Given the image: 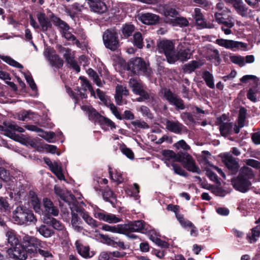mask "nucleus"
Returning a JSON list of instances; mask_svg holds the SVG:
<instances>
[{
	"label": "nucleus",
	"mask_w": 260,
	"mask_h": 260,
	"mask_svg": "<svg viewBox=\"0 0 260 260\" xmlns=\"http://www.w3.org/2000/svg\"><path fill=\"white\" fill-rule=\"evenodd\" d=\"M162 160L168 167H170L175 162H181L183 166L188 171L200 174V169L195 165L192 157L186 153H175L170 150H165L162 151Z\"/></svg>",
	"instance_id": "nucleus-1"
},
{
	"label": "nucleus",
	"mask_w": 260,
	"mask_h": 260,
	"mask_svg": "<svg viewBox=\"0 0 260 260\" xmlns=\"http://www.w3.org/2000/svg\"><path fill=\"white\" fill-rule=\"evenodd\" d=\"M253 177L252 170L248 167H243L240 169L239 175L232 180V184L236 190L245 192L250 189L251 183L249 180Z\"/></svg>",
	"instance_id": "nucleus-2"
},
{
	"label": "nucleus",
	"mask_w": 260,
	"mask_h": 260,
	"mask_svg": "<svg viewBox=\"0 0 260 260\" xmlns=\"http://www.w3.org/2000/svg\"><path fill=\"white\" fill-rule=\"evenodd\" d=\"M12 219L17 224L23 225L27 222L36 223L37 219L31 211L19 206L13 211Z\"/></svg>",
	"instance_id": "nucleus-3"
},
{
	"label": "nucleus",
	"mask_w": 260,
	"mask_h": 260,
	"mask_svg": "<svg viewBox=\"0 0 260 260\" xmlns=\"http://www.w3.org/2000/svg\"><path fill=\"white\" fill-rule=\"evenodd\" d=\"M21 244L27 253L34 254L37 253L39 248H44L46 245L45 242L28 235L23 237Z\"/></svg>",
	"instance_id": "nucleus-4"
},
{
	"label": "nucleus",
	"mask_w": 260,
	"mask_h": 260,
	"mask_svg": "<svg viewBox=\"0 0 260 260\" xmlns=\"http://www.w3.org/2000/svg\"><path fill=\"white\" fill-rule=\"evenodd\" d=\"M128 68L134 74H143L149 76L151 70L141 58L132 59L128 63Z\"/></svg>",
	"instance_id": "nucleus-5"
},
{
	"label": "nucleus",
	"mask_w": 260,
	"mask_h": 260,
	"mask_svg": "<svg viewBox=\"0 0 260 260\" xmlns=\"http://www.w3.org/2000/svg\"><path fill=\"white\" fill-rule=\"evenodd\" d=\"M158 50L159 53H164L170 63L176 61L175 56V46L174 43L169 40H162L158 44Z\"/></svg>",
	"instance_id": "nucleus-6"
},
{
	"label": "nucleus",
	"mask_w": 260,
	"mask_h": 260,
	"mask_svg": "<svg viewBox=\"0 0 260 260\" xmlns=\"http://www.w3.org/2000/svg\"><path fill=\"white\" fill-rule=\"evenodd\" d=\"M103 40L106 48L115 50L119 46L117 33L114 30H106L103 34Z\"/></svg>",
	"instance_id": "nucleus-7"
},
{
	"label": "nucleus",
	"mask_w": 260,
	"mask_h": 260,
	"mask_svg": "<svg viewBox=\"0 0 260 260\" xmlns=\"http://www.w3.org/2000/svg\"><path fill=\"white\" fill-rule=\"evenodd\" d=\"M68 207L70 209L72 213L71 224L73 229L77 232H81L83 231V228L80 225L79 217L76 213H78L80 215L82 211V208L77 205L76 201H74L72 203H67Z\"/></svg>",
	"instance_id": "nucleus-8"
},
{
	"label": "nucleus",
	"mask_w": 260,
	"mask_h": 260,
	"mask_svg": "<svg viewBox=\"0 0 260 260\" xmlns=\"http://www.w3.org/2000/svg\"><path fill=\"white\" fill-rule=\"evenodd\" d=\"M180 45L181 48L177 53L175 52L176 61L180 60L182 61H185L190 58L194 51V47L185 41L181 42Z\"/></svg>",
	"instance_id": "nucleus-9"
},
{
	"label": "nucleus",
	"mask_w": 260,
	"mask_h": 260,
	"mask_svg": "<svg viewBox=\"0 0 260 260\" xmlns=\"http://www.w3.org/2000/svg\"><path fill=\"white\" fill-rule=\"evenodd\" d=\"M163 98L168 101L170 104L174 105L177 108L183 110L185 107L183 101L174 94L170 89L163 88L161 90Z\"/></svg>",
	"instance_id": "nucleus-10"
},
{
	"label": "nucleus",
	"mask_w": 260,
	"mask_h": 260,
	"mask_svg": "<svg viewBox=\"0 0 260 260\" xmlns=\"http://www.w3.org/2000/svg\"><path fill=\"white\" fill-rule=\"evenodd\" d=\"M215 42L220 46L234 51L245 49L247 47V45L244 43L231 40L218 39Z\"/></svg>",
	"instance_id": "nucleus-11"
},
{
	"label": "nucleus",
	"mask_w": 260,
	"mask_h": 260,
	"mask_svg": "<svg viewBox=\"0 0 260 260\" xmlns=\"http://www.w3.org/2000/svg\"><path fill=\"white\" fill-rule=\"evenodd\" d=\"M44 55L52 67L58 69L62 67L63 60L55 53L54 50L47 48L44 52Z\"/></svg>",
	"instance_id": "nucleus-12"
},
{
	"label": "nucleus",
	"mask_w": 260,
	"mask_h": 260,
	"mask_svg": "<svg viewBox=\"0 0 260 260\" xmlns=\"http://www.w3.org/2000/svg\"><path fill=\"white\" fill-rule=\"evenodd\" d=\"M7 252L10 258L16 260H25L27 257V252L22 244L8 248Z\"/></svg>",
	"instance_id": "nucleus-13"
},
{
	"label": "nucleus",
	"mask_w": 260,
	"mask_h": 260,
	"mask_svg": "<svg viewBox=\"0 0 260 260\" xmlns=\"http://www.w3.org/2000/svg\"><path fill=\"white\" fill-rule=\"evenodd\" d=\"M145 229V223L142 220H136L127 224H123V234L127 233L141 232Z\"/></svg>",
	"instance_id": "nucleus-14"
},
{
	"label": "nucleus",
	"mask_w": 260,
	"mask_h": 260,
	"mask_svg": "<svg viewBox=\"0 0 260 260\" xmlns=\"http://www.w3.org/2000/svg\"><path fill=\"white\" fill-rule=\"evenodd\" d=\"M28 203L32 207L34 210L39 214L43 213V210L41 208L40 201L38 198L36 192L30 191L28 195Z\"/></svg>",
	"instance_id": "nucleus-15"
},
{
	"label": "nucleus",
	"mask_w": 260,
	"mask_h": 260,
	"mask_svg": "<svg viewBox=\"0 0 260 260\" xmlns=\"http://www.w3.org/2000/svg\"><path fill=\"white\" fill-rule=\"evenodd\" d=\"M28 203L32 207L34 210L39 214L43 213V210L41 208L40 201L38 198L36 192L30 191L28 195Z\"/></svg>",
	"instance_id": "nucleus-16"
},
{
	"label": "nucleus",
	"mask_w": 260,
	"mask_h": 260,
	"mask_svg": "<svg viewBox=\"0 0 260 260\" xmlns=\"http://www.w3.org/2000/svg\"><path fill=\"white\" fill-rule=\"evenodd\" d=\"M95 217L100 220H103L110 223H116L121 221L120 218L115 215L107 213L105 212H97L95 214Z\"/></svg>",
	"instance_id": "nucleus-17"
},
{
	"label": "nucleus",
	"mask_w": 260,
	"mask_h": 260,
	"mask_svg": "<svg viewBox=\"0 0 260 260\" xmlns=\"http://www.w3.org/2000/svg\"><path fill=\"white\" fill-rule=\"evenodd\" d=\"M79 79L81 80V88L79 89L78 88V92H79V94H80V96L82 98H86L87 97L86 94L81 91L82 89L84 91L88 90L90 92L91 95H93L95 97V95L94 91L93 90L89 81L84 77L81 76L79 77Z\"/></svg>",
	"instance_id": "nucleus-18"
},
{
	"label": "nucleus",
	"mask_w": 260,
	"mask_h": 260,
	"mask_svg": "<svg viewBox=\"0 0 260 260\" xmlns=\"http://www.w3.org/2000/svg\"><path fill=\"white\" fill-rule=\"evenodd\" d=\"M45 212L49 215L56 216L59 214L58 208L54 206L53 202L48 198H44L43 200Z\"/></svg>",
	"instance_id": "nucleus-19"
},
{
	"label": "nucleus",
	"mask_w": 260,
	"mask_h": 260,
	"mask_svg": "<svg viewBox=\"0 0 260 260\" xmlns=\"http://www.w3.org/2000/svg\"><path fill=\"white\" fill-rule=\"evenodd\" d=\"M140 20L144 24L153 25L156 24L159 21V17L152 13H144L139 17Z\"/></svg>",
	"instance_id": "nucleus-20"
},
{
	"label": "nucleus",
	"mask_w": 260,
	"mask_h": 260,
	"mask_svg": "<svg viewBox=\"0 0 260 260\" xmlns=\"http://www.w3.org/2000/svg\"><path fill=\"white\" fill-rule=\"evenodd\" d=\"M223 161L226 167L232 171H236L239 167L238 164L235 157L231 154H225L223 157Z\"/></svg>",
	"instance_id": "nucleus-21"
},
{
	"label": "nucleus",
	"mask_w": 260,
	"mask_h": 260,
	"mask_svg": "<svg viewBox=\"0 0 260 260\" xmlns=\"http://www.w3.org/2000/svg\"><path fill=\"white\" fill-rule=\"evenodd\" d=\"M166 128L171 132L175 134H180L183 129V125L178 121L167 120Z\"/></svg>",
	"instance_id": "nucleus-22"
},
{
	"label": "nucleus",
	"mask_w": 260,
	"mask_h": 260,
	"mask_svg": "<svg viewBox=\"0 0 260 260\" xmlns=\"http://www.w3.org/2000/svg\"><path fill=\"white\" fill-rule=\"evenodd\" d=\"M90 8L92 11L99 14L104 13L107 10L106 5L101 0L92 2L90 5Z\"/></svg>",
	"instance_id": "nucleus-23"
},
{
	"label": "nucleus",
	"mask_w": 260,
	"mask_h": 260,
	"mask_svg": "<svg viewBox=\"0 0 260 260\" xmlns=\"http://www.w3.org/2000/svg\"><path fill=\"white\" fill-rule=\"evenodd\" d=\"M6 237L7 243L11 247L19 245V240L15 231L11 229L8 230L6 233Z\"/></svg>",
	"instance_id": "nucleus-24"
},
{
	"label": "nucleus",
	"mask_w": 260,
	"mask_h": 260,
	"mask_svg": "<svg viewBox=\"0 0 260 260\" xmlns=\"http://www.w3.org/2000/svg\"><path fill=\"white\" fill-rule=\"evenodd\" d=\"M238 14L242 17H247L250 13V10L244 4L242 0H238L234 6Z\"/></svg>",
	"instance_id": "nucleus-25"
},
{
	"label": "nucleus",
	"mask_w": 260,
	"mask_h": 260,
	"mask_svg": "<svg viewBox=\"0 0 260 260\" xmlns=\"http://www.w3.org/2000/svg\"><path fill=\"white\" fill-rule=\"evenodd\" d=\"M82 110L88 113L89 118L90 120L94 121H100L101 118L103 116L99 114L92 107L88 106H82Z\"/></svg>",
	"instance_id": "nucleus-26"
},
{
	"label": "nucleus",
	"mask_w": 260,
	"mask_h": 260,
	"mask_svg": "<svg viewBox=\"0 0 260 260\" xmlns=\"http://www.w3.org/2000/svg\"><path fill=\"white\" fill-rule=\"evenodd\" d=\"M37 18L40 24L43 31H46L51 27V23L49 18L44 13H39L37 14Z\"/></svg>",
	"instance_id": "nucleus-27"
},
{
	"label": "nucleus",
	"mask_w": 260,
	"mask_h": 260,
	"mask_svg": "<svg viewBox=\"0 0 260 260\" xmlns=\"http://www.w3.org/2000/svg\"><path fill=\"white\" fill-rule=\"evenodd\" d=\"M129 85L132 88L133 92L136 94L143 88H145V86L141 81L134 78H131L129 79Z\"/></svg>",
	"instance_id": "nucleus-28"
},
{
	"label": "nucleus",
	"mask_w": 260,
	"mask_h": 260,
	"mask_svg": "<svg viewBox=\"0 0 260 260\" xmlns=\"http://www.w3.org/2000/svg\"><path fill=\"white\" fill-rule=\"evenodd\" d=\"M36 231L39 232L41 236L45 238H50L55 234L53 230L44 224H42L40 226L37 227Z\"/></svg>",
	"instance_id": "nucleus-29"
},
{
	"label": "nucleus",
	"mask_w": 260,
	"mask_h": 260,
	"mask_svg": "<svg viewBox=\"0 0 260 260\" xmlns=\"http://www.w3.org/2000/svg\"><path fill=\"white\" fill-rule=\"evenodd\" d=\"M162 13L166 16L167 21H169V17L175 18L178 14L177 10L174 8L169 7L167 6H164L161 8Z\"/></svg>",
	"instance_id": "nucleus-30"
},
{
	"label": "nucleus",
	"mask_w": 260,
	"mask_h": 260,
	"mask_svg": "<svg viewBox=\"0 0 260 260\" xmlns=\"http://www.w3.org/2000/svg\"><path fill=\"white\" fill-rule=\"evenodd\" d=\"M194 19L196 24L201 27L206 25V22L201 10L199 8H196L194 10Z\"/></svg>",
	"instance_id": "nucleus-31"
},
{
	"label": "nucleus",
	"mask_w": 260,
	"mask_h": 260,
	"mask_svg": "<svg viewBox=\"0 0 260 260\" xmlns=\"http://www.w3.org/2000/svg\"><path fill=\"white\" fill-rule=\"evenodd\" d=\"M76 246L78 253L83 257L87 258L93 256V253L89 251V248L88 246L81 245L78 242H76Z\"/></svg>",
	"instance_id": "nucleus-32"
},
{
	"label": "nucleus",
	"mask_w": 260,
	"mask_h": 260,
	"mask_svg": "<svg viewBox=\"0 0 260 260\" xmlns=\"http://www.w3.org/2000/svg\"><path fill=\"white\" fill-rule=\"evenodd\" d=\"M202 78L207 86L211 89L215 88L214 77L211 73L207 71H204L202 74Z\"/></svg>",
	"instance_id": "nucleus-33"
},
{
	"label": "nucleus",
	"mask_w": 260,
	"mask_h": 260,
	"mask_svg": "<svg viewBox=\"0 0 260 260\" xmlns=\"http://www.w3.org/2000/svg\"><path fill=\"white\" fill-rule=\"evenodd\" d=\"M8 198L0 197V213H8L10 212L11 207Z\"/></svg>",
	"instance_id": "nucleus-34"
},
{
	"label": "nucleus",
	"mask_w": 260,
	"mask_h": 260,
	"mask_svg": "<svg viewBox=\"0 0 260 260\" xmlns=\"http://www.w3.org/2000/svg\"><path fill=\"white\" fill-rule=\"evenodd\" d=\"M101 229L105 231L123 234V224H118L116 226L104 224Z\"/></svg>",
	"instance_id": "nucleus-35"
},
{
	"label": "nucleus",
	"mask_w": 260,
	"mask_h": 260,
	"mask_svg": "<svg viewBox=\"0 0 260 260\" xmlns=\"http://www.w3.org/2000/svg\"><path fill=\"white\" fill-rule=\"evenodd\" d=\"M80 216L85 221V222L92 228H95L97 226L96 221L93 219L89 214L82 209V211L80 213Z\"/></svg>",
	"instance_id": "nucleus-36"
},
{
	"label": "nucleus",
	"mask_w": 260,
	"mask_h": 260,
	"mask_svg": "<svg viewBox=\"0 0 260 260\" xmlns=\"http://www.w3.org/2000/svg\"><path fill=\"white\" fill-rule=\"evenodd\" d=\"M256 227L253 228L250 234L247 235V238L250 243L256 242L257 238L260 236V222Z\"/></svg>",
	"instance_id": "nucleus-37"
},
{
	"label": "nucleus",
	"mask_w": 260,
	"mask_h": 260,
	"mask_svg": "<svg viewBox=\"0 0 260 260\" xmlns=\"http://www.w3.org/2000/svg\"><path fill=\"white\" fill-rule=\"evenodd\" d=\"M201 66L202 64L199 61L192 60L191 62L184 64L183 70L185 72L191 73Z\"/></svg>",
	"instance_id": "nucleus-38"
},
{
	"label": "nucleus",
	"mask_w": 260,
	"mask_h": 260,
	"mask_svg": "<svg viewBox=\"0 0 260 260\" xmlns=\"http://www.w3.org/2000/svg\"><path fill=\"white\" fill-rule=\"evenodd\" d=\"M233 125L231 123H221L220 125V132L223 136H226L232 132Z\"/></svg>",
	"instance_id": "nucleus-39"
},
{
	"label": "nucleus",
	"mask_w": 260,
	"mask_h": 260,
	"mask_svg": "<svg viewBox=\"0 0 260 260\" xmlns=\"http://www.w3.org/2000/svg\"><path fill=\"white\" fill-rule=\"evenodd\" d=\"M50 169L59 180H61L64 179V175L62 173L61 168L56 162H54L53 166Z\"/></svg>",
	"instance_id": "nucleus-40"
},
{
	"label": "nucleus",
	"mask_w": 260,
	"mask_h": 260,
	"mask_svg": "<svg viewBox=\"0 0 260 260\" xmlns=\"http://www.w3.org/2000/svg\"><path fill=\"white\" fill-rule=\"evenodd\" d=\"M46 223L47 224L52 226L55 230L58 231L59 230H62L64 227V225L62 223L54 218L49 219V221H46Z\"/></svg>",
	"instance_id": "nucleus-41"
},
{
	"label": "nucleus",
	"mask_w": 260,
	"mask_h": 260,
	"mask_svg": "<svg viewBox=\"0 0 260 260\" xmlns=\"http://www.w3.org/2000/svg\"><path fill=\"white\" fill-rule=\"evenodd\" d=\"M170 21L173 23V25H179L180 26H186L189 24L188 20L183 17H176L175 18H171Z\"/></svg>",
	"instance_id": "nucleus-42"
},
{
	"label": "nucleus",
	"mask_w": 260,
	"mask_h": 260,
	"mask_svg": "<svg viewBox=\"0 0 260 260\" xmlns=\"http://www.w3.org/2000/svg\"><path fill=\"white\" fill-rule=\"evenodd\" d=\"M247 110L241 107L239 110V114L238 116V123L240 127H243L244 125L245 120L246 118Z\"/></svg>",
	"instance_id": "nucleus-43"
},
{
	"label": "nucleus",
	"mask_w": 260,
	"mask_h": 260,
	"mask_svg": "<svg viewBox=\"0 0 260 260\" xmlns=\"http://www.w3.org/2000/svg\"><path fill=\"white\" fill-rule=\"evenodd\" d=\"M4 124L5 125L6 128H8V131H17L20 133L24 132V129L22 127H19L14 122H4Z\"/></svg>",
	"instance_id": "nucleus-44"
},
{
	"label": "nucleus",
	"mask_w": 260,
	"mask_h": 260,
	"mask_svg": "<svg viewBox=\"0 0 260 260\" xmlns=\"http://www.w3.org/2000/svg\"><path fill=\"white\" fill-rule=\"evenodd\" d=\"M0 57L5 62H6V63H8L9 64L11 65L12 66L17 67L18 68H23V66L21 64H20L19 63H18L16 61L14 60V59H13L12 58H11L10 57L5 56H1Z\"/></svg>",
	"instance_id": "nucleus-45"
},
{
	"label": "nucleus",
	"mask_w": 260,
	"mask_h": 260,
	"mask_svg": "<svg viewBox=\"0 0 260 260\" xmlns=\"http://www.w3.org/2000/svg\"><path fill=\"white\" fill-rule=\"evenodd\" d=\"M135 29L134 26L132 24H125L122 28V34L124 37H128L131 36Z\"/></svg>",
	"instance_id": "nucleus-46"
},
{
	"label": "nucleus",
	"mask_w": 260,
	"mask_h": 260,
	"mask_svg": "<svg viewBox=\"0 0 260 260\" xmlns=\"http://www.w3.org/2000/svg\"><path fill=\"white\" fill-rule=\"evenodd\" d=\"M134 44L138 48L143 47V38L140 32H136L134 35Z\"/></svg>",
	"instance_id": "nucleus-47"
},
{
	"label": "nucleus",
	"mask_w": 260,
	"mask_h": 260,
	"mask_svg": "<svg viewBox=\"0 0 260 260\" xmlns=\"http://www.w3.org/2000/svg\"><path fill=\"white\" fill-rule=\"evenodd\" d=\"M62 36H63L67 40L72 41L74 43L78 46L80 45L79 41L76 39V37L71 34L69 30H65L61 32Z\"/></svg>",
	"instance_id": "nucleus-48"
},
{
	"label": "nucleus",
	"mask_w": 260,
	"mask_h": 260,
	"mask_svg": "<svg viewBox=\"0 0 260 260\" xmlns=\"http://www.w3.org/2000/svg\"><path fill=\"white\" fill-rule=\"evenodd\" d=\"M207 57L210 60H218L219 58V53L217 49H209L207 51Z\"/></svg>",
	"instance_id": "nucleus-49"
},
{
	"label": "nucleus",
	"mask_w": 260,
	"mask_h": 260,
	"mask_svg": "<svg viewBox=\"0 0 260 260\" xmlns=\"http://www.w3.org/2000/svg\"><path fill=\"white\" fill-rule=\"evenodd\" d=\"M54 191L57 196L59 197L61 199L65 202V205H64V206L66 207L68 206L67 203L70 202L66 200L64 191L62 190L59 187L56 185L54 186Z\"/></svg>",
	"instance_id": "nucleus-50"
},
{
	"label": "nucleus",
	"mask_w": 260,
	"mask_h": 260,
	"mask_svg": "<svg viewBox=\"0 0 260 260\" xmlns=\"http://www.w3.org/2000/svg\"><path fill=\"white\" fill-rule=\"evenodd\" d=\"M88 74L89 76L92 77L96 84L99 86H101L103 85V83L99 78L96 73L94 72L92 69H89L88 70Z\"/></svg>",
	"instance_id": "nucleus-51"
},
{
	"label": "nucleus",
	"mask_w": 260,
	"mask_h": 260,
	"mask_svg": "<svg viewBox=\"0 0 260 260\" xmlns=\"http://www.w3.org/2000/svg\"><path fill=\"white\" fill-rule=\"evenodd\" d=\"M0 178L4 181H8L10 179L9 171L3 167H0Z\"/></svg>",
	"instance_id": "nucleus-52"
},
{
	"label": "nucleus",
	"mask_w": 260,
	"mask_h": 260,
	"mask_svg": "<svg viewBox=\"0 0 260 260\" xmlns=\"http://www.w3.org/2000/svg\"><path fill=\"white\" fill-rule=\"evenodd\" d=\"M55 24L58 26L61 29V32L64 31L65 30H69L70 27L69 25L64 21L61 20L59 18H57L55 21Z\"/></svg>",
	"instance_id": "nucleus-53"
},
{
	"label": "nucleus",
	"mask_w": 260,
	"mask_h": 260,
	"mask_svg": "<svg viewBox=\"0 0 260 260\" xmlns=\"http://www.w3.org/2000/svg\"><path fill=\"white\" fill-rule=\"evenodd\" d=\"M181 117L187 124L194 122L193 118L189 113L183 112L181 114Z\"/></svg>",
	"instance_id": "nucleus-54"
},
{
	"label": "nucleus",
	"mask_w": 260,
	"mask_h": 260,
	"mask_svg": "<svg viewBox=\"0 0 260 260\" xmlns=\"http://www.w3.org/2000/svg\"><path fill=\"white\" fill-rule=\"evenodd\" d=\"M42 134L40 135V136L44 138L47 142L51 143L52 142V139L55 137V133L53 132H41Z\"/></svg>",
	"instance_id": "nucleus-55"
},
{
	"label": "nucleus",
	"mask_w": 260,
	"mask_h": 260,
	"mask_svg": "<svg viewBox=\"0 0 260 260\" xmlns=\"http://www.w3.org/2000/svg\"><path fill=\"white\" fill-rule=\"evenodd\" d=\"M110 175L111 179L118 183H121L123 181V178L122 174L117 171H116V172L113 174H112L111 172L110 171Z\"/></svg>",
	"instance_id": "nucleus-56"
},
{
	"label": "nucleus",
	"mask_w": 260,
	"mask_h": 260,
	"mask_svg": "<svg viewBox=\"0 0 260 260\" xmlns=\"http://www.w3.org/2000/svg\"><path fill=\"white\" fill-rule=\"evenodd\" d=\"M116 93L126 96L128 95L129 92L126 86L117 85L116 87Z\"/></svg>",
	"instance_id": "nucleus-57"
},
{
	"label": "nucleus",
	"mask_w": 260,
	"mask_h": 260,
	"mask_svg": "<svg viewBox=\"0 0 260 260\" xmlns=\"http://www.w3.org/2000/svg\"><path fill=\"white\" fill-rule=\"evenodd\" d=\"M138 111L141 112L143 116H146L150 119H152L153 116L151 113L149 109L145 106H142L139 108Z\"/></svg>",
	"instance_id": "nucleus-58"
},
{
	"label": "nucleus",
	"mask_w": 260,
	"mask_h": 260,
	"mask_svg": "<svg viewBox=\"0 0 260 260\" xmlns=\"http://www.w3.org/2000/svg\"><path fill=\"white\" fill-rule=\"evenodd\" d=\"M232 61L236 64L243 67L245 64V59L244 57L238 56H233L231 57Z\"/></svg>",
	"instance_id": "nucleus-59"
},
{
	"label": "nucleus",
	"mask_w": 260,
	"mask_h": 260,
	"mask_svg": "<svg viewBox=\"0 0 260 260\" xmlns=\"http://www.w3.org/2000/svg\"><path fill=\"white\" fill-rule=\"evenodd\" d=\"M176 217L177 219L179 220L181 224L183 226H191L192 223L188 220H185L183 216L178 213V212L176 213Z\"/></svg>",
	"instance_id": "nucleus-60"
},
{
	"label": "nucleus",
	"mask_w": 260,
	"mask_h": 260,
	"mask_svg": "<svg viewBox=\"0 0 260 260\" xmlns=\"http://www.w3.org/2000/svg\"><path fill=\"white\" fill-rule=\"evenodd\" d=\"M257 90L255 88H250L248 91L247 96V98L252 102H255L256 101V94Z\"/></svg>",
	"instance_id": "nucleus-61"
},
{
	"label": "nucleus",
	"mask_w": 260,
	"mask_h": 260,
	"mask_svg": "<svg viewBox=\"0 0 260 260\" xmlns=\"http://www.w3.org/2000/svg\"><path fill=\"white\" fill-rule=\"evenodd\" d=\"M99 122H100L101 124H105L107 126H110L111 129L116 127L115 123L112 121L104 116L101 118V120Z\"/></svg>",
	"instance_id": "nucleus-62"
},
{
	"label": "nucleus",
	"mask_w": 260,
	"mask_h": 260,
	"mask_svg": "<svg viewBox=\"0 0 260 260\" xmlns=\"http://www.w3.org/2000/svg\"><path fill=\"white\" fill-rule=\"evenodd\" d=\"M108 107L110 108L112 113L119 119H121L120 113L118 111L116 107L112 103H110L108 105Z\"/></svg>",
	"instance_id": "nucleus-63"
},
{
	"label": "nucleus",
	"mask_w": 260,
	"mask_h": 260,
	"mask_svg": "<svg viewBox=\"0 0 260 260\" xmlns=\"http://www.w3.org/2000/svg\"><path fill=\"white\" fill-rule=\"evenodd\" d=\"M132 124L135 127L141 128L143 129L148 128L149 127L148 124L144 121L137 120L133 121Z\"/></svg>",
	"instance_id": "nucleus-64"
}]
</instances>
